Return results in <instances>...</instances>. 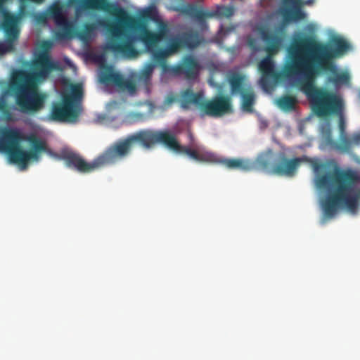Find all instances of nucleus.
I'll return each mask as SVG.
<instances>
[{"mask_svg":"<svg viewBox=\"0 0 360 360\" xmlns=\"http://www.w3.org/2000/svg\"><path fill=\"white\" fill-rule=\"evenodd\" d=\"M57 26L60 28L58 31L55 33V37L57 39H69L72 38L76 31H75L74 23L69 20L66 16L60 19L56 22Z\"/></svg>","mask_w":360,"mask_h":360,"instance_id":"obj_21","label":"nucleus"},{"mask_svg":"<svg viewBox=\"0 0 360 360\" xmlns=\"http://www.w3.org/2000/svg\"><path fill=\"white\" fill-rule=\"evenodd\" d=\"M127 23L126 28H131L138 32L135 40L138 39L141 41L148 51L154 50L158 44L165 39L169 32L168 25L165 22H160L158 26V31L153 32L148 30L145 22L135 19L127 13Z\"/></svg>","mask_w":360,"mask_h":360,"instance_id":"obj_13","label":"nucleus"},{"mask_svg":"<svg viewBox=\"0 0 360 360\" xmlns=\"http://www.w3.org/2000/svg\"><path fill=\"white\" fill-rule=\"evenodd\" d=\"M157 15V11L155 8H148L146 10H144L141 13L140 18H138L139 20H141L143 22L146 20H154Z\"/></svg>","mask_w":360,"mask_h":360,"instance_id":"obj_27","label":"nucleus"},{"mask_svg":"<svg viewBox=\"0 0 360 360\" xmlns=\"http://www.w3.org/2000/svg\"><path fill=\"white\" fill-rule=\"evenodd\" d=\"M6 51L5 46L0 42V53H4Z\"/></svg>","mask_w":360,"mask_h":360,"instance_id":"obj_31","label":"nucleus"},{"mask_svg":"<svg viewBox=\"0 0 360 360\" xmlns=\"http://www.w3.org/2000/svg\"><path fill=\"white\" fill-rule=\"evenodd\" d=\"M203 98L204 94L202 92L194 93L191 88H188L180 92L179 101L181 108L184 110H188L191 104H194L200 111Z\"/></svg>","mask_w":360,"mask_h":360,"instance_id":"obj_19","label":"nucleus"},{"mask_svg":"<svg viewBox=\"0 0 360 360\" xmlns=\"http://www.w3.org/2000/svg\"><path fill=\"white\" fill-rule=\"evenodd\" d=\"M133 147L134 139L131 134L110 145L91 162H86L80 154L71 150L62 151L60 159L65 162L68 167L86 174L125 159L130 155Z\"/></svg>","mask_w":360,"mask_h":360,"instance_id":"obj_8","label":"nucleus"},{"mask_svg":"<svg viewBox=\"0 0 360 360\" xmlns=\"http://www.w3.org/2000/svg\"><path fill=\"white\" fill-rule=\"evenodd\" d=\"M100 81L105 85H113L130 93L136 91V84L131 79L124 78L122 75L115 72L110 67H105L101 71Z\"/></svg>","mask_w":360,"mask_h":360,"instance_id":"obj_18","label":"nucleus"},{"mask_svg":"<svg viewBox=\"0 0 360 360\" xmlns=\"http://www.w3.org/2000/svg\"><path fill=\"white\" fill-rule=\"evenodd\" d=\"M349 48L348 42L341 37H335L332 44L319 41L315 35H304L295 39L288 47V60L283 69L285 77L297 78V86L304 94L310 104H315L322 95L335 93L317 87L316 77L322 73H330L327 82L339 85L349 82L347 72H338L334 59Z\"/></svg>","mask_w":360,"mask_h":360,"instance_id":"obj_1","label":"nucleus"},{"mask_svg":"<svg viewBox=\"0 0 360 360\" xmlns=\"http://www.w3.org/2000/svg\"><path fill=\"white\" fill-rule=\"evenodd\" d=\"M254 31L259 35L265 43V51L268 56L259 63L258 67L261 72L259 84L262 88L269 91L279 82L281 74L276 72L274 63L271 56L276 54L283 46L284 34L283 28L277 27L272 30L268 25L261 24L255 27Z\"/></svg>","mask_w":360,"mask_h":360,"instance_id":"obj_10","label":"nucleus"},{"mask_svg":"<svg viewBox=\"0 0 360 360\" xmlns=\"http://www.w3.org/2000/svg\"><path fill=\"white\" fill-rule=\"evenodd\" d=\"M6 108V103L3 100H0V110L4 111Z\"/></svg>","mask_w":360,"mask_h":360,"instance_id":"obj_30","label":"nucleus"},{"mask_svg":"<svg viewBox=\"0 0 360 360\" xmlns=\"http://www.w3.org/2000/svg\"><path fill=\"white\" fill-rule=\"evenodd\" d=\"M314 113L319 117L336 115L338 117L339 139L335 141L330 123L324 122L320 127V133L324 144L330 148L342 153L352 152L354 146H360V132L353 134L351 136L347 134V122L344 115L345 103L342 98L333 94L322 95L315 104H310Z\"/></svg>","mask_w":360,"mask_h":360,"instance_id":"obj_5","label":"nucleus"},{"mask_svg":"<svg viewBox=\"0 0 360 360\" xmlns=\"http://www.w3.org/2000/svg\"><path fill=\"white\" fill-rule=\"evenodd\" d=\"M0 151L7 153L11 162L26 165L49 149L46 141L37 134L26 135L15 128L4 127L0 128Z\"/></svg>","mask_w":360,"mask_h":360,"instance_id":"obj_7","label":"nucleus"},{"mask_svg":"<svg viewBox=\"0 0 360 360\" xmlns=\"http://www.w3.org/2000/svg\"><path fill=\"white\" fill-rule=\"evenodd\" d=\"M203 42V37L195 30H188L171 37L165 49H160L153 53L154 60L161 67L164 73L172 76H184L187 79H195L199 75L200 65L193 55L184 56L176 65H169L167 58L181 49H193Z\"/></svg>","mask_w":360,"mask_h":360,"instance_id":"obj_6","label":"nucleus"},{"mask_svg":"<svg viewBox=\"0 0 360 360\" xmlns=\"http://www.w3.org/2000/svg\"><path fill=\"white\" fill-rule=\"evenodd\" d=\"M174 11L197 20L201 25L205 23L207 18H212L216 15L229 18L234 13L233 8L230 6H218L215 11H205L201 6L193 4H186L175 7Z\"/></svg>","mask_w":360,"mask_h":360,"instance_id":"obj_15","label":"nucleus"},{"mask_svg":"<svg viewBox=\"0 0 360 360\" xmlns=\"http://www.w3.org/2000/svg\"><path fill=\"white\" fill-rule=\"evenodd\" d=\"M52 46L51 40L42 41L41 51L32 61L30 70L16 69L10 76L6 94L15 98V104L23 113L34 115L44 107L46 96L39 91V84L57 69V64L49 54Z\"/></svg>","mask_w":360,"mask_h":360,"instance_id":"obj_2","label":"nucleus"},{"mask_svg":"<svg viewBox=\"0 0 360 360\" xmlns=\"http://www.w3.org/2000/svg\"><path fill=\"white\" fill-rule=\"evenodd\" d=\"M242 96V106L244 110L252 112L255 103V95L251 88H248L245 91L240 94Z\"/></svg>","mask_w":360,"mask_h":360,"instance_id":"obj_23","label":"nucleus"},{"mask_svg":"<svg viewBox=\"0 0 360 360\" xmlns=\"http://www.w3.org/2000/svg\"><path fill=\"white\" fill-rule=\"evenodd\" d=\"M3 1L6 2L7 0H3Z\"/></svg>","mask_w":360,"mask_h":360,"instance_id":"obj_34","label":"nucleus"},{"mask_svg":"<svg viewBox=\"0 0 360 360\" xmlns=\"http://www.w3.org/2000/svg\"><path fill=\"white\" fill-rule=\"evenodd\" d=\"M34 18L39 23H46L47 20V17L44 13H37Z\"/></svg>","mask_w":360,"mask_h":360,"instance_id":"obj_29","label":"nucleus"},{"mask_svg":"<svg viewBox=\"0 0 360 360\" xmlns=\"http://www.w3.org/2000/svg\"><path fill=\"white\" fill-rule=\"evenodd\" d=\"M4 4L5 1L0 0V14L2 15L0 27L7 42L12 44L19 38L24 8H21L19 13H13L5 9Z\"/></svg>","mask_w":360,"mask_h":360,"instance_id":"obj_16","label":"nucleus"},{"mask_svg":"<svg viewBox=\"0 0 360 360\" xmlns=\"http://www.w3.org/2000/svg\"><path fill=\"white\" fill-rule=\"evenodd\" d=\"M68 5L75 6L77 12L90 10H102L109 13L116 20L110 22L98 19L96 22H86L83 29L76 31L75 35L83 42H89L94 36L98 27L104 28L110 35L105 49L125 58H135L139 51L135 47V37L125 32L127 12L122 7L110 4L108 0H68Z\"/></svg>","mask_w":360,"mask_h":360,"instance_id":"obj_3","label":"nucleus"},{"mask_svg":"<svg viewBox=\"0 0 360 360\" xmlns=\"http://www.w3.org/2000/svg\"><path fill=\"white\" fill-rule=\"evenodd\" d=\"M133 139L134 146L139 144L144 148L149 149L155 144L160 143L176 153L186 154L198 162L216 163L217 161V156L213 153L200 147L191 148L181 145L176 134L169 129L158 131L142 129L134 133Z\"/></svg>","mask_w":360,"mask_h":360,"instance_id":"obj_9","label":"nucleus"},{"mask_svg":"<svg viewBox=\"0 0 360 360\" xmlns=\"http://www.w3.org/2000/svg\"><path fill=\"white\" fill-rule=\"evenodd\" d=\"M317 174L316 184L327 191V195L322 201L324 214L333 217L339 209H346L355 213L360 205V174L350 168L335 167L332 172L319 174L326 169V165L316 162L313 165Z\"/></svg>","mask_w":360,"mask_h":360,"instance_id":"obj_4","label":"nucleus"},{"mask_svg":"<svg viewBox=\"0 0 360 360\" xmlns=\"http://www.w3.org/2000/svg\"><path fill=\"white\" fill-rule=\"evenodd\" d=\"M297 98L290 95H285L277 100V105L284 111H291L295 108Z\"/></svg>","mask_w":360,"mask_h":360,"instance_id":"obj_24","label":"nucleus"},{"mask_svg":"<svg viewBox=\"0 0 360 360\" xmlns=\"http://www.w3.org/2000/svg\"><path fill=\"white\" fill-rule=\"evenodd\" d=\"M27 1H30V2L35 3V4H42L44 1V0H27Z\"/></svg>","mask_w":360,"mask_h":360,"instance_id":"obj_32","label":"nucleus"},{"mask_svg":"<svg viewBox=\"0 0 360 360\" xmlns=\"http://www.w3.org/2000/svg\"><path fill=\"white\" fill-rule=\"evenodd\" d=\"M247 44L254 52H257L261 49L258 40L251 36L247 37Z\"/></svg>","mask_w":360,"mask_h":360,"instance_id":"obj_28","label":"nucleus"},{"mask_svg":"<svg viewBox=\"0 0 360 360\" xmlns=\"http://www.w3.org/2000/svg\"><path fill=\"white\" fill-rule=\"evenodd\" d=\"M83 96V89L80 84H72L70 93L63 94L62 101L53 104L50 117L58 122H75L79 117L81 108L77 105Z\"/></svg>","mask_w":360,"mask_h":360,"instance_id":"obj_12","label":"nucleus"},{"mask_svg":"<svg viewBox=\"0 0 360 360\" xmlns=\"http://www.w3.org/2000/svg\"><path fill=\"white\" fill-rule=\"evenodd\" d=\"M174 101V98L171 96L167 98L168 103H172Z\"/></svg>","mask_w":360,"mask_h":360,"instance_id":"obj_33","label":"nucleus"},{"mask_svg":"<svg viewBox=\"0 0 360 360\" xmlns=\"http://www.w3.org/2000/svg\"><path fill=\"white\" fill-rule=\"evenodd\" d=\"M229 83L231 87V94H242L245 91L244 89L245 77L238 72L232 73L228 78Z\"/></svg>","mask_w":360,"mask_h":360,"instance_id":"obj_22","label":"nucleus"},{"mask_svg":"<svg viewBox=\"0 0 360 360\" xmlns=\"http://www.w3.org/2000/svg\"><path fill=\"white\" fill-rule=\"evenodd\" d=\"M312 2L313 0L307 1L303 0H281L278 13L285 23L304 20L307 19V15L303 10V6Z\"/></svg>","mask_w":360,"mask_h":360,"instance_id":"obj_17","label":"nucleus"},{"mask_svg":"<svg viewBox=\"0 0 360 360\" xmlns=\"http://www.w3.org/2000/svg\"><path fill=\"white\" fill-rule=\"evenodd\" d=\"M49 15L57 22L65 15L63 13V6L60 3H54L49 8Z\"/></svg>","mask_w":360,"mask_h":360,"instance_id":"obj_25","label":"nucleus"},{"mask_svg":"<svg viewBox=\"0 0 360 360\" xmlns=\"http://www.w3.org/2000/svg\"><path fill=\"white\" fill-rule=\"evenodd\" d=\"M233 112L232 98L228 94H217L211 99L203 98L200 110V117H219Z\"/></svg>","mask_w":360,"mask_h":360,"instance_id":"obj_14","label":"nucleus"},{"mask_svg":"<svg viewBox=\"0 0 360 360\" xmlns=\"http://www.w3.org/2000/svg\"><path fill=\"white\" fill-rule=\"evenodd\" d=\"M155 67V65L153 63H147L142 70L141 71L139 74V79L140 81H142L145 83H147L150 81V77L152 76L153 72L154 70V68Z\"/></svg>","mask_w":360,"mask_h":360,"instance_id":"obj_26","label":"nucleus"},{"mask_svg":"<svg viewBox=\"0 0 360 360\" xmlns=\"http://www.w3.org/2000/svg\"><path fill=\"white\" fill-rule=\"evenodd\" d=\"M302 162L300 158H288L283 152L274 153L269 149L259 154L255 161V167L278 176H293Z\"/></svg>","mask_w":360,"mask_h":360,"instance_id":"obj_11","label":"nucleus"},{"mask_svg":"<svg viewBox=\"0 0 360 360\" xmlns=\"http://www.w3.org/2000/svg\"><path fill=\"white\" fill-rule=\"evenodd\" d=\"M216 162L224 165L230 169H238L243 172H249L255 167V162L252 163L248 160L240 158H218Z\"/></svg>","mask_w":360,"mask_h":360,"instance_id":"obj_20","label":"nucleus"}]
</instances>
